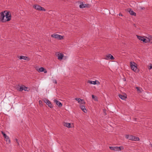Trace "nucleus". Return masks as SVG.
<instances>
[{"label":"nucleus","mask_w":152,"mask_h":152,"mask_svg":"<svg viewBox=\"0 0 152 152\" xmlns=\"http://www.w3.org/2000/svg\"><path fill=\"white\" fill-rule=\"evenodd\" d=\"M0 20L1 21L4 23L9 21L11 19V14L10 12L4 11L1 13Z\"/></svg>","instance_id":"obj_1"},{"label":"nucleus","mask_w":152,"mask_h":152,"mask_svg":"<svg viewBox=\"0 0 152 152\" xmlns=\"http://www.w3.org/2000/svg\"><path fill=\"white\" fill-rule=\"evenodd\" d=\"M125 137L129 140L134 141H139L140 139L138 137L132 135H126Z\"/></svg>","instance_id":"obj_2"},{"label":"nucleus","mask_w":152,"mask_h":152,"mask_svg":"<svg viewBox=\"0 0 152 152\" xmlns=\"http://www.w3.org/2000/svg\"><path fill=\"white\" fill-rule=\"evenodd\" d=\"M130 64L131 69L134 71L136 72L137 69V64L134 62L131 61Z\"/></svg>","instance_id":"obj_3"},{"label":"nucleus","mask_w":152,"mask_h":152,"mask_svg":"<svg viewBox=\"0 0 152 152\" xmlns=\"http://www.w3.org/2000/svg\"><path fill=\"white\" fill-rule=\"evenodd\" d=\"M33 7L35 9L37 10L40 11L42 10L44 11H45V9L39 5H36L34 6Z\"/></svg>","instance_id":"obj_4"},{"label":"nucleus","mask_w":152,"mask_h":152,"mask_svg":"<svg viewBox=\"0 0 152 152\" xmlns=\"http://www.w3.org/2000/svg\"><path fill=\"white\" fill-rule=\"evenodd\" d=\"M51 37L58 39H63V37L60 35L57 34L51 35Z\"/></svg>","instance_id":"obj_5"},{"label":"nucleus","mask_w":152,"mask_h":152,"mask_svg":"<svg viewBox=\"0 0 152 152\" xmlns=\"http://www.w3.org/2000/svg\"><path fill=\"white\" fill-rule=\"evenodd\" d=\"M44 102L50 108H51L53 107V106L51 102L48 99L45 98Z\"/></svg>","instance_id":"obj_6"},{"label":"nucleus","mask_w":152,"mask_h":152,"mask_svg":"<svg viewBox=\"0 0 152 152\" xmlns=\"http://www.w3.org/2000/svg\"><path fill=\"white\" fill-rule=\"evenodd\" d=\"M114 58L113 56L110 54H109L106 56L104 58V59L106 60H109L110 59L114 60Z\"/></svg>","instance_id":"obj_7"},{"label":"nucleus","mask_w":152,"mask_h":152,"mask_svg":"<svg viewBox=\"0 0 152 152\" xmlns=\"http://www.w3.org/2000/svg\"><path fill=\"white\" fill-rule=\"evenodd\" d=\"M91 5L89 4H82L80 5L79 7L81 8H83L85 7L89 8L90 7Z\"/></svg>","instance_id":"obj_8"},{"label":"nucleus","mask_w":152,"mask_h":152,"mask_svg":"<svg viewBox=\"0 0 152 152\" xmlns=\"http://www.w3.org/2000/svg\"><path fill=\"white\" fill-rule=\"evenodd\" d=\"M137 38L141 41H142L145 43H146V39L144 38L143 37L139 35L136 36Z\"/></svg>","instance_id":"obj_9"},{"label":"nucleus","mask_w":152,"mask_h":152,"mask_svg":"<svg viewBox=\"0 0 152 152\" xmlns=\"http://www.w3.org/2000/svg\"><path fill=\"white\" fill-rule=\"evenodd\" d=\"M18 57L20 59H23V60L27 61H29L30 60V58H29L25 56H18Z\"/></svg>","instance_id":"obj_10"},{"label":"nucleus","mask_w":152,"mask_h":152,"mask_svg":"<svg viewBox=\"0 0 152 152\" xmlns=\"http://www.w3.org/2000/svg\"><path fill=\"white\" fill-rule=\"evenodd\" d=\"M118 96L120 98L124 100H125L127 98V96L126 94L124 95L119 94L118 95Z\"/></svg>","instance_id":"obj_11"},{"label":"nucleus","mask_w":152,"mask_h":152,"mask_svg":"<svg viewBox=\"0 0 152 152\" xmlns=\"http://www.w3.org/2000/svg\"><path fill=\"white\" fill-rule=\"evenodd\" d=\"M54 102L56 103V104L59 107H61L62 106V104L59 101L55 99L54 100Z\"/></svg>","instance_id":"obj_12"},{"label":"nucleus","mask_w":152,"mask_h":152,"mask_svg":"<svg viewBox=\"0 0 152 152\" xmlns=\"http://www.w3.org/2000/svg\"><path fill=\"white\" fill-rule=\"evenodd\" d=\"M80 109L84 113H86L87 112V110L85 108V107L84 105L81 104L80 105Z\"/></svg>","instance_id":"obj_13"},{"label":"nucleus","mask_w":152,"mask_h":152,"mask_svg":"<svg viewBox=\"0 0 152 152\" xmlns=\"http://www.w3.org/2000/svg\"><path fill=\"white\" fill-rule=\"evenodd\" d=\"M23 87H25V86L22 85L21 86H20L18 88H17V90L19 91H21L23 90Z\"/></svg>","instance_id":"obj_14"},{"label":"nucleus","mask_w":152,"mask_h":152,"mask_svg":"<svg viewBox=\"0 0 152 152\" xmlns=\"http://www.w3.org/2000/svg\"><path fill=\"white\" fill-rule=\"evenodd\" d=\"M98 82L97 81H93L91 80H89L88 81V83L91 84H93L94 85H95L97 84L96 82Z\"/></svg>","instance_id":"obj_15"},{"label":"nucleus","mask_w":152,"mask_h":152,"mask_svg":"<svg viewBox=\"0 0 152 152\" xmlns=\"http://www.w3.org/2000/svg\"><path fill=\"white\" fill-rule=\"evenodd\" d=\"M63 56V54L61 53H59L58 55L57 56L58 59L59 60H61L62 59Z\"/></svg>","instance_id":"obj_16"},{"label":"nucleus","mask_w":152,"mask_h":152,"mask_svg":"<svg viewBox=\"0 0 152 152\" xmlns=\"http://www.w3.org/2000/svg\"><path fill=\"white\" fill-rule=\"evenodd\" d=\"M129 12L131 15L135 16L136 15V13L135 12H134L133 10H131V9H130L129 11Z\"/></svg>","instance_id":"obj_17"},{"label":"nucleus","mask_w":152,"mask_h":152,"mask_svg":"<svg viewBox=\"0 0 152 152\" xmlns=\"http://www.w3.org/2000/svg\"><path fill=\"white\" fill-rule=\"evenodd\" d=\"M64 125L69 128L71 127V124L70 123H65Z\"/></svg>","instance_id":"obj_18"},{"label":"nucleus","mask_w":152,"mask_h":152,"mask_svg":"<svg viewBox=\"0 0 152 152\" xmlns=\"http://www.w3.org/2000/svg\"><path fill=\"white\" fill-rule=\"evenodd\" d=\"M45 70V68L43 67H40V68L38 70V71L39 72H43V71H44V70Z\"/></svg>","instance_id":"obj_19"},{"label":"nucleus","mask_w":152,"mask_h":152,"mask_svg":"<svg viewBox=\"0 0 152 152\" xmlns=\"http://www.w3.org/2000/svg\"><path fill=\"white\" fill-rule=\"evenodd\" d=\"M4 138L6 140L7 142H10V140L9 139L7 135V137H4Z\"/></svg>","instance_id":"obj_20"},{"label":"nucleus","mask_w":152,"mask_h":152,"mask_svg":"<svg viewBox=\"0 0 152 152\" xmlns=\"http://www.w3.org/2000/svg\"><path fill=\"white\" fill-rule=\"evenodd\" d=\"M92 98L93 99H94V100L95 101H97V97L94 96V95H92Z\"/></svg>","instance_id":"obj_21"},{"label":"nucleus","mask_w":152,"mask_h":152,"mask_svg":"<svg viewBox=\"0 0 152 152\" xmlns=\"http://www.w3.org/2000/svg\"><path fill=\"white\" fill-rule=\"evenodd\" d=\"M118 151H120L121 150H123L124 149V148L123 146H118Z\"/></svg>","instance_id":"obj_22"},{"label":"nucleus","mask_w":152,"mask_h":152,"mask_svg":"<svg viewBox=\"0 0 152 152\" xmlns=\"http://www.w3.org/2000/svg\"><path fill=\"white\" fill-rule=\"evenodd\" d=\"M75 99L77 101H78V102L79 103L80 102V101H81V99L78 98H75Z\"/></svg>","instance_id":"obj_23"},{"label":"nucleus","mask_w":152,"mask_h":152,"mask_svg":"<svg viewBox=\"0 0 152 152\" xmlns=\"http://www.w3.org/2000/svg\"><path fill=\"white\" fill-rule=\"evenodd\" d=\"M1 133L2 134H3L4 137H7L6 134L2 131H1Z\"/></svg>","instance_id":"obj_24"},{"label":"nucleus","mask_w":152,"mask_h":152,"mask_svg":"<svg viewBox=\"0 0 152 152\" xmlns=\"http://www.w3.org/2000/svg\"><path fill=\"white\" fill-rule=\"evenodd\" d=\"M114 151H118V146H114Z\"/></svg>","instance_id":"obj_25"},{"label":"nucleus","mask_w":152,"mask_h":152,"mask_svg":"<svg viewBox=\"0 0 152 152\" xmlns=\"http://www.w3.org/2000/svg\"><path fill=\"white\" fill-rule=\"evenodd\" d=\"M27 88H28L26 87L25 86V87H23V90H24L25 91H29V90H27Z\"/></svg>","instance_id":"obj_26"},{"label":"nucleus","mask_w":152,"mask_h":152,"mask_svg":"<svg viewBox=\"0 0 152 152\" xmlns=\"http://www.w3.org/2000/svg\"><path fill=\"white\" fill-rule=\"evenodd\" d=\"M149 67L148 68V69H151L152 68V64H149Z\"/></svg>","instance_id":"obj_27"},{"label":"nucleus","mask_w":152,"mask_h":152,"mask_svg":"<svg viewBox=\"0 0 152 152\" xmlns=\"http://www.w3.org/2000/svg\"><path fill=\"white\" fill-rule=\"evenodd\" d=\"M109 148L111 150L114 151V146H110Z\"/></svg>","instance_id":"obj_28"},{"label":"nucleus","mask_w":152,"mask_h":152,"mask_svg":"<svg viewBox=\"0 0 152 152\" xmlns=\"http://www.w3.org/2000/svg\"><path fill=\"white\" fill-rule=\"evenodd\" d=\"M150 38H148L147 39H146V43L150 42Z\"/></svg>","instance_id":"obj_29"},{"label":"nucleus","mask_w":152,"mask_h":152,"mask_svg":"<svg viewBox=\"0 0 152 152\" xmlns=\"http://www.w3.org/2000/svg\"><path fill=\"white\" fill-rule=\"evenodd\" d=\"M80 101L81 102V103L82 104H85V102L83 99H81Z\"/></svg>","instance_id":"obj_30"},{"label":"nucleus","mask_w":152,"mask_h":152,"mask_svg":"<svg viewBox=\"0 0 152 152\" xmlns=\"http://www.w3.org/2000/svg\"><path fill=\"white\" fill-rule=\"evenodd\" d=\"M53 82L54 83H57V82L56 80H53Z\"/></svg>","instance_id":"obj_31"},{"label":"nucleus","mask_w":152,"mask_h":152,"mask_svg":"<svg viewBox=\"0 0 152 152\" xmlns=\"http://www.w3.org/2000/svg\"><path fill=\"white\" fill-rule=\"evenodd\" d=\"M18 139L17 138H15V140H14V142L16 141L17 142H18Z\"/></svg>","instance_id":"obj_32"},{"label":"nucleus","mask_w":152,"mask_h":152,"mask_svg":"<svg viewBox=\"0 0 152 152\" xmlns=\"http://www.w3.org/2000/svg\"><path fill=\"white\" fill-rule=\"evenodd\" d=\"M43 72L45 73H46L47 72V70H46V69H45V70H44V71H43Z\"/></svg>","instance_id":"obj_33"},{"label":"nucleus","mask_w":152,"mask_h":152,"mask_svg":"<svg viewBox=\"0 0 152 152\" xmlns=\"http://www.w3.org/2000/svg\"><path fill=\"white\" fill-rule=\"evenodd\" d=\"M136 88L138 91H140V88L139 87H137Z\"/></svg>","instance_id":"obj_34"},{"label":"nucleus","mask_w":152,"mask_h":152,"mask_svg":"<svg viewBox=\"0 0 152 152\" xmlns=\"http://www.w3.org/2000/svg\"><path fill=\"white\" fill-rule=\"evenodd\" d=\"M42 102L41 100H39V103L40 104H41Z\"/></svg>","instance_id":"obj_35"},{"label":"nucleus","mask_w":152,"mask_h":152,"mask_svg":"<svg viewBox=\"0 0 152 152\" xmlns=\"http://www.w3.org/2000/svg\"><path fill=\"white\" fill-rule=\"evenodd\" d=\"M150 39H152V36H150Z\"/></svg>","instance_id":"obj_36"},{"label":"nucleus","mask_w":152,"mask_h":152,"mask_svg":"<svg viewBox=\"0 0 152 152\" xmlns=\"http://www.w3.org/2000/svg\"><path fill=\"white\" fill-rule=\"evenodd\" d=\"M150 145L151 146V147H152V144H150Z\"/></svg>","instance_id":"obj_37"},{"label":"nucleus","mask_w":152,"mask_h":152,"mask_svg":"<svg viewBox=\"0 0 152 152\" xmlns=\"http://www.w3.org/2000/svg\"><path fill=\"white\" fill-rule=\"evenodd\" d=\"M119 15H120V16L121 15V16H122V15L121 14H119Z\"/></svg>","instance_id":"obj_38"}]
</instances>
